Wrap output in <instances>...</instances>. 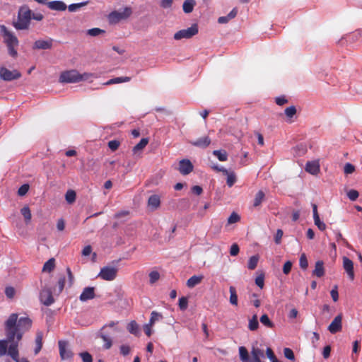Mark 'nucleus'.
<instances>
[{
    "label": "nucleus",
    "instance_id": "nucleus-1",
    "mask_svg": "<svg viewBox=\"0 0 362 362\" xmlns=\"http://www.w3.org/2000/svg\"><path fill=\"white\" fill-rule=\"evenodd\" d=\"M32 326V320L23 317L18 319V315L12 313L5 322L6 339L0 340V356L8 354L9 346L16 343L17 349L20 341L25 332L28 331Z\"/></svg>",
    "mask_w": 362,
    "mask_h": 362
},
{
    "label": "nucleus",
    "instance_id": "nucleus-2",
    "mask_svg": "<svg viewBox=\"0 0 362 362\" xmlns=\"http://www.w3.org/2000/svg\"><path fill=\"white\" fill-rule=\"evenodd\" d=\"M33 11L28 5L21 6L18 12V20L13 23V27L18 30H28L30 25Z\"/></svg>",
    "mask_w": 362,
    "mask_h": 362
},
{
    "label": "nucleus",
    "instance_id": "nucleus-3",
    "mask_svg": "<svg viewBox=\"0 0 362 362\" xmlns=\"http://www.w3.org/2000/svg\"><path fill=\"white\" fill-rule=\"evenodd\" d=\"M132 13V11L130 7H125L117 11H114L108 15V21L111 24H115L122 20H126Z\"/></svg>",
    "mask_w": 362,
    "mask_h": 362
},
{
    "label": "nucleus",
    "instance_id": "nucleus-4",
    "mask_svg": "<svg viewBox=\"0 0 362 362\" xmlns=\"http://www.w3.org/2000/svg\"><path fill=\"white\" fill-rule=\"evenodd\" d=\"M198 33V26L197 24L192 25L191 27L177 31L174 35V39L180 40L182 39H189Z\"/></svg>",
    "mask_w": 362,
    "mask_h": 362
},
{
    "label": "nucleus",
    "instance_id": "nucleus-5",
    "mask_svg": "<svg viewBox=\"0 0 362 362\" xmlns=\"http://www.w3.org/2000/svg\"><path fill=\"white\" fill-rule=\"evenodd\" d=\"M59 81L62 83L79 82V72L76 69L64 71L60 75Z\"/></svg>",
    "mask_w": 362,
    "mask_h": 362
},
{
    "label": "nucleus",
    "instance_id": "nucleus-6",
    "mask_svg": "<svg viewBox=\"0 0 362 362\" xmlns=\"http://www.w3.org/2000/svg\"><path fill=\"white\" fill-rule=\"evenodd\" d=\"M0 28L6 46H18V40L13 33L8 30L6 27L4 25H1Z\"/></svg>",
    "mask_w": 362,
    "mask_h": 362
},
{
    "label": "nucleus",
    "instance_id": "nucleus-7",
    "mask_svg": "<svg viewBox=\"0 0 362 362\" xmlns=\"http://www.w3.org/2000/svg\"><path fill=\"white\" fill-rule=\"evenodd\" d=\"M21 77V74L17 70L10 71L6 67H0V78L4 81H11Z\"/></svg>",
    "mask_w": 362,
    "mask_h": 362
},
{
    "label": "nucleus",
    "instance_id": "nucleus-8",
    "mask_svg": "<svg viewBox=\"0 0 362 362\" xmlns=\"http://www.w3.org/2000/svg\"><path fill=\"white\" fill-rule=\"evenodd\" d=\"M117 269L113 267H104L101 269L98 277L106 281H112L116 278Z\"/></svg>",
    "mask_w": 362,
    "mask_h": 362
},
{
    "label": "nucleus",
    "instance_id": "nucleus-9",
    "mask_svg": "<svg viewBox=\"0 0 362 362\" xmlns=\"http://www.w3.org/2000/svg\"><path fill=\"white\" fill-rule=\"evenodd\" d=\"M118 324V322L111 321L108 324L105 325L100 329L101 332L98 334V336L103 340L105 342L103 347L105 349H109L112 345V339L109 336L103 332L107 327L113 328Z\"/></svg>",
    "mask_w": 362,
    "mask_h": 362
},
{
    "label": "nucleus",
    "instance_id": "nucleus-10",
    "mask_svg": "<svg viewBox=\"0 0 362 362\" xmlns=\"http://www.w3.org/2000/svg\"><path fill=\"white\" fill-rule=\"evenodd\" d=\"M40 300L46 306L52 305L54 300L49 288H43L40 293Z\"/></svg>",
    "mask_w": 362,
    "mask_h": 362
},
{
    "label": "nucleus",
    "instance_id": "nucleus-11",
    "mask_svg": "<svg viewBox=\"0 0 362 362\" xmlns=\"http://www.w3.org/2000/svg\"><path fill=\"white\" fill-rule=\"evenodd\" d=\"M59 349L60 357L62 360L70 359L73 357L72 351L67 348L68 343L65 341H59Z\"/></svg>",
    "mask_w": 362,
    "mask_h": 362
},
{
    "label": "nucleus",
    "instance_id": "nucleus-12",
    "mask_svg": "<svg viewBox=\"0 0 362 362\" xmlns=\"http://www.w3.org/2000/svg\"><path fill=\"white\" fill-rule=\"evenodd\" d=\"M342 315L339 314L337 316H336L332 322L330 323V325L328 327V330L332 334H335L337 332H339L342 329Z\"/></svg>",
    "mask_w": 362,
    "mask_h": 362
},
{
    "label": "nucleus",
    "instance_id": "nucleus-13",
    "mask_svg": "<svg viewBox=\"0 0 362 362\" xmlns=\"http://www.w3.org/2000/svg\"><path fill=\"white\" fill-rule=\"evenodd\" d=\"M194 166L189 159H182L179 163V172L183 175H187L193 170Z\"/></svg>",
    "mask_w": 362,
    "mask_h": 362
},
{
    "label": "nucleus",
    "instance_id": "nucleus-14",
    "mask_svg": "<svg viewBox=\"0 0 362 362\" xmlns=\"http://www.w3.org/2000/svg\"><path fill=\"white\" fill-rule=\"evenodd\" d=\"M53 39L48 38L47 40H37L33 45V49H50L53 45Z\"/></svg>",
    "mask_w": 362,
    "mask_h": 362
},
{
    "label": "nucleus",
    "instance_id": "nucleus-15",
    "mask_svg": "<svg viewBox=\"0 0 362 362\" xmlns=\"http://www.w3.org/2000/svg\"><path fill=\"white\" fill-rule=\"evenodd\" d=\"M8 355L11 357V358L15 362H29V361L25 358H19V351L18 349H17L16 343L12 344L8 347Z\"/></svg>",
    "mask_w": 362,
    "mask_h": 362
},
{
    "label": "nucleus",
    "instance_id": "nucleus-16",
    "mask_svg": "<svg viewBox=\"0 0 362 362\" xmlns=\"http://www.w3.org/2000/svg\"><path fill=\"white\" fill-rule=\"evenodd\" d=\"M343 268L347 273L350 280L353 281L355 277L354 271V263L349 258L346 257H343Z\"/></svg>",
    "mask_w": 362,
    "mask_h": 362
},
{
    "label": "nucleus",
    "instance_id": "nucleus-17",
    "mask_svg": "<svg viewBox=\"0 0 362 362\" xmlns=\"http://www.w3.org/2000/svg\"><path fill=\"white\" fill-rule=\"evenodd\" d=\"M313 213V218L315 225L319 228L320 230H325L326 229V225L324 222L321 221L318 212H317V206L315 204H312Z\"/></svg>",
    "mask_w": 362,
    "mask_h": 362
},
{
    "label": "nucleus",
    "instance_id": "nucleus-18",
    "mask_svg": "<svg viewBox=\"0 0 362 362\" xmlns=\"http://www.w3.org/2000/svg\"><path fill=\"white\" fill-rule=\"evenodd\" d=\"M211 142V139L208 136H206L202 138H199L195 141H190L189 143L194 146L206 148L210 145Z\"/></svg>",
    "mask_w": 362,
    "mask_h": 362
},
{
    "label": "nucleus",
    "instance_id": "nucleus-19",
    "mask_svg": "<svg viewBox=\"0 0 362 362\" xmlns=\"http://www.w3.org/2000/svg\"><path fill=\"white\" fill-rule=\"evenodd\" d=\"M95 298V288L93 287H86L80 295L81 301H87Z\"/></svg>",
    "mask_w": 362,
    "mask_h": 362
},
{
    "label": "nucleus",
    "instance_id": "nucleus-20",
    "mask_svg": "<svg viewBox=\"0 0 362 362\" xmlns=\"http://www.w3.org/2000/svg\"><path fill=\"white\" fill-rule=\"evenodd\" d=\"M47 7L52 11H63L67 8L66 4L62 1H49Z\"/></svg>",
    "mask_w": 362,
    "mask_h": 362
},
{
    "label": "nucleus",
    "instance_id": "nucleus-21",
    "mask_svg": "<svg viewBox=\"0 0 362 362\" xmlns=\"http://www.w3.org/2000/svg\"><path fill=\"white\" fill-rule=\"evenodd\" d=\"M305 170L312 174L317 175L320 171V165L317 161H309L306 163Z\"/></svg>",
    "mask_w": 362,
    "mask_h": 362
},
{
    "label": "nucleus",
    "instance_id": "nucleus-22",
    "mask_svg": "<svg viewBox=\"0 0 362 362\" xmlns=\"http://www.w3.org/2000/svg\"><path fill=\"white\" fill-rule=\"evenodd\" d=\"M313 275L317 277H322L325 275L324 262L321 260L316 262L315 269L313 271Z\"/></svg>",
    "mask_w": 362,
    "mask_h": 362
},
{
    "label": "nucleus",
    "instance_id": "nucleus-23",
    "mask_svg": "<svg viewBox=\"0 0 362 362\" xmlns=\"http://www.w3.org/2000/svg\"><path fill=\"white\" fill-rule=\"evenodd\" d=\"M238 13L237 8H233V10L226 16H221L218 18V23L220 24L227 23L229 21L234 18Z\"/></svg>",
    "mask_w": 362,
    "mask_h": 362
},
{
    "label": "nucleus",
    "instance_id": "nucleus-24",
    "mask_svg": "<svg viewBox=\"0 0 362 362\" xmlns=\"http://www.w3.org/2000/svg\"><path fill=\"white\" fill-rule=\"evenodd\" d=\"M252 359L251 362H262L261 358L264 357V352L259 348L253 347L251 351Z\"/></svg>",
    "mask_w": 362,
    "mask_h": 362
},
{
    "label": "nucleus",
    "instance_id": "nucleus-25",
    "mask_svg": "<svg viewBox=\"0 0 362 362\" xmlns=\"http://www.w3.org/2000/svg\"><path fill=\"white\" fill-rule=\"evenodd\" d=\"M160 204V200L158 195L153 194L150 196L148 200V206L151 207L153 209H156L159 207Z\"/></svg>",
    "mask_w": 362,
    "mask_h": 362
},
{
    "label": "nucleus",
    "instance_id": "nucleus-26",
    "mask_svg": "<svg viewBox=\"0 0 362 362\" xmlns=\"http://www.w3.org/2000/svg\"><path fill=\"white\" fill-rule=\"evenodd\" d=\"M131 78L128 76H122V77H116L114 78H112L107 82L104 83V86H109L112 84H116V83H124V82H129L130 81Z\"/></svg>",
    "mask_w": 362,
    "mask_h": 362
},
{
    "label": "nucleus",
    "instance_id": "nucleus-27",
    "mask_svg": "<svg viewBox=\"0 0 362 362\" xmlns=\"http://www.w3.org/2000/svg\"><path fill=\"white\" fill-rule=\"evenodd\" d=\"M204 276H196L194 275L191 276L187 281V286L189 288H193L195 286L199 284L202 281Z\"/></svg>",
    "mask_w": 362,
    "mask_h": 362
},
{
    "label": "nucleus",
    "instance_id": "nucleus-28",
    "mask_svg": "<svg viewBox=\"0 0 362 362\" xmlns=\"http://www.w3.org/2000/svg\"><path fill=\"white\" fill-rule=\"evenodd\" d=\"M196 4L194 0H185L182 5L183 11L185 13H189L193 11V8Z\"/></svg>",
    "mask_w": 362,
    "mask_h": 362
},
{
    "label": "nucleus",
    "instance_id": "nucleus-29",
    "mask_svg": "<svg viewBox=\"0 0 362 362\" xmlns=\"http://www.w3.org/2000/svg\"><path fill=\"white\" fill-rule=\"evenodd\" d=\"M148 138H143L141 139V141L135 146H134L132 151L134 154L137 153L139 151H142L148 144Z\"/></svg>",
    "mask_w": 362,
    "mask_h": 362
},
{
    "label": "nucleus",
    "instance_id": "nucleus-30",
    "mask_svg": "<svg viewBox=\"0 0 362 362\" xmlns=\"http://www.w3.org/2000/svg\"><path fill=\"white\" fill-rule=\"evenodd\" d=\"M229 292H230V298L229 301L230 303L233 305H238V295L236 292V289L234 286H230L229 287Z\"/></svg>",
    "mask_w": 362,
    "mask_h": 362
},
{
    "label": "nucleus",
    "instance_id": "nucleus-31",
    "mask_svg": "<svg viewBox=\"0 0 362 362\" xmlns=\"http://www.w3.org/2000/svg\"><path fill=\"white\" fill-rule=\"evenodd\" d=\"M265 194L263 191L259 190L257 192V193L255 194L254 202H253V206L254 207H258L260 206L262 202L264 200Z\"/></svg>",
    "mask_w": 362,
    "mask_h": 362
},
{
    "label": "nucleus",
    "instance_id": "nucleus-32",
    "mask_svg": "<svg viewBox=\"0 0 362 362\" xmlns=\"http://www.w3.org/2000/svg\"><path fill=\"white\" fill-rule=\"evenodd\" d=\"M35 344H36V346L35 348L34 352H35V354L36 355L40 351V350L42 347V332L37 333L36 338H35Z\"/></svg>",
    "mask_w": 362,
    "mask_h": 362
},
{
    "label": "nucleus",
    "instance_id": "nucleus-33",
    "mask_svg": "<svg viewBox=\"0 0 362 362\" xmlns=\"http://www.w3.org/2000/svg\"><path fill=\"white\" fill-rule=\"evenodd\" d=\"M54 267H55V260L54 258H51L44 264L43 267H42V272H50L54 269Z\"/></svg>",
    "mask_w": 362,
    "mask_h": 362
},
{
    "label": "nucleus",
    "instance_id": "nucleus-34",
    "mask_svg": "<svg viewBox=\"0 0 362 362\" xmlns=\"http://www.w3.org/2000/svg\"><path fill=\"white\" fill-rule=\"evenodd\" d=\"M127 330L132 334L137 336L139 334V325L136 321H131L127 325Z\"/></svg>",
    "mask_w": 362,
    "mask_h": 362
},
{
    "label": "nucleus",
    "instance_id": "nucleus-35",
    "mask_svg": "<svg viewBox=\"0 0 362 362\" xmlns=\"http://www.w3.org/2000/svg\"><path fill=\"white\" fill-rule=\"evenodd\" d=\"M259 327V322L257 320V315H254L252 318L249 320L248 328L251 331H255Z\"/></svg>",
    "mask_w": 362,
    "mask_h": 362
},
{
    "label": "nucleus",
    "instance_id": "nucleus-36",
    "mask_svg": "<svg viewBox=\"0 0 362 362\" xmlns=\"http://www.w3.org/2000/svg\"><path fill=\"white\" fill-rule=\"evenodd\" d=\"M240 358L243 362H249V354L247 349L245 346L239 347Z\"/></svg>",
    "mask_w": 362,
    "mask_h": 362
},
{
    "label": "nucleus",
    "instance_id": "nucleus-37",
    "mask_svg": "<svg viewBox=\"0 0 362 362\" xmlns=\"http://www.w3.org/2000/svg\"><path fill=\"white\" fill-rule=\"evenodd\" d=\"M213 154L217 157L220 161H226L228 159V154L224 150H215Z\"/></svg>",
    "mask_w": 362,
    "mask_h": 362
},
{
    "label": "nucleus",
    "instance_id": "nucleus-38",
    "mask_svg": "<svg viewBox=\"0 0 362 362\" xmlns=\"http://www.w3.org/2000/svg\"><path fill=\"white\" fill-rule=\"evenodd\" d=\"M21 213L23 216L26 223H28L30 221L32 215H31L30 209L28 206H23L21 209Z\"/></svg>",
    "mask_w": 362,
    "mask_h": 362
},
{
    "label": "nucleus",
    "instance_id": "nucleus-39",
    "mask_svg": "<svg viewBox=\"0 0 362 362\" xmlns=\"http://www.w3.org/2000/svg\"><path fill=\"white\" fill-rule=\"evenodd\" d=\"M260 322L269 328H273L274 327V324L270 320L268 315L267 314H264L260 317Z\"/></svg>",
    "mask_w": 362,
    "mask_h": 362
},
{
    "label": "nucleus",
    "instance_id": "nucleus-40",
    "mask_svg": "<svg viewBox=\"0 0 362 362\" xmlns=\"http://www.w3.org/2000/svg\"><path fill=\"white\" fill-rule=\"evenodd\" d=\"M88 3L89 2L88 1H83V2H81V3L72 4L68 6V9L70 12H75V11H78V9H80L81 8L88 5Z\"/></svg>",
    "mask_w": 362,
    "mask_h": 362
},
{
    "label": "nucleus",
    "instance_id": "nucleus-41",
    "mask_svg": "<svg viewBox=\"0 0 362 362\" xmlns=\"http://www.w3.org/2000/svg\"><path fill=\"white\" fill-rule=\"evenodd\" d=\"M259 261V257L257 255L252 256L248 261L247 267L250 270L255 269Z\"/></svg>",
    "mask_w": 362,
    "mask_h": 362
},
{
    "label": "nucleus",
    "instance_id": "nucleus-42",
    "mask_svg": "<svg viewBox=\"0 0 362 362\" xmlns=\"http://www.w3.org/2000/svg\"><path fill=\"white\" fill-rule=\"evenodd\" d=\"M76 192L72 189L68 190L65 194L66 201L69 204H73L76 200Z\"/></svg>",
    "mask_w": 362,
    "mask_h": 362
},
{
    "label": "nucleus",
    "instance_id": "nucleus-43",
    "mask_svg": "<svg viewBox=\"0 0 362 362\" xmlns=\"http://www.w3.org/2000/svg\"><path fill=\"white\" fill-rule=\"evenodd\" d=\"M227 175V181L226 183L228 187H232L235 182H236V175L234 172H228V174H226Z\"/></svg>",
    "mask_w": 362,
    "mask_h": 362
},
{
    "label": "nucleus",
    "instance_id": "nucleus-44",
    "mask_svg": "<svg viewBox=\"0 0 362 362\" xmlns=\"http://www.w3.org/2000/svg\"><path fill=\"white\" fill-rule=\"evenodd\" d=\"M163 316L160 313H157L156 311H153L151 314V318L149 320L150 325H153L155 322L158 321L162 319Z\"/></svg>",
    "mask_w": 362,
    "mask_h": 362
},
{
    "label": "nucleus",
    "instance_id": "nucleus-45",
    "mask_svg": "<svg viewBox=\"0 0 362 362\" xmlns=\"http://www.w3.org/2000/svg\"><path fill=\"white\" fill-rule=\"evenodd\" d=\"M105 31L98 28H91L87 30V34L90 36L95 37L100 34L105 33Z\"/></svg>",
    "mask_w": 362,
    "mask_h": 362
},
{
    "label": "nucleus",
    "instance_id": "nucleus-46",
    "mask_svg": "<svg viewBox=\"0 0 362 362\" xmlns=\"http://www.w3.org/2000/svg\"><path fill=\"white\" fill-rule=\"evenodd\" d=\"M299 265H300V268L303 270L307 269V268L308 267V259H307L305 254H304V253L301 254V255L300 257Z\"/></svg>",
    "mask_w": 362,
    "mask_h": 362
},
{
    "label": "nucleus",
    "instance_id": "nucleus-47",
    "mask_svg": "<svg viewBox=\"0 0 362 362\" xmlns=\"http://www.w3.org/2000/svg\"><path fill=\"white\" fill-rule=\"evenodd\" d=\"M160 279V274L157 271H152L149 274V283L153 284Z\"/></svg>",
    "mask_w": 362,
    "mask_h": 362
},
{
    "label": "nucleus",
    "instance_id": "nucleus-48",
    "mask_svg": "<svg viewBox=\"0 0 362 362\" xmlns=\"http://www.w3.org/2000/svg\"><path fill=\"white\" fill-rule=\"evenodd\" d=\"M65 284V276H63L61 278H59L58 283H57V288H54V291L57 292L58 293H62V291L64 289Z\"/></svg>",
    "mask_w": 362,
    "mask_h": 362
},
{
    "label": "nucleus",
    "instance_id": "nucleus-49",
    "mask_svg": "<svg viewBox=\"0 0 362 362\" xmlns=\"http://www.w3.org/2000/svg\"><path fill=\"white\" fill-rule=\"evenodd\" d=\"M240 220V216L235 212H233L228 218V223L232 224L238 222Z\"/></svg>",
    "mask_w": 362,
    "mask_h": 362
},
{
    "label": "nucleus",
    "instance_id": "nucleus-50",
    "mask_svg": "<svg viewBox=\"0 0 362 362\" xmlns=\"http://www.w3.org/2000/svg\"><path fill=\"white\" fill-rule=\"evenodd\" d=\"M188 306V300L186 297L182 296L179 299V307L181 310H185Z\"/></svg>",
    "mask_w": 362,
    "mask_h": 362
},
{
    "label": "nucleus",
    "instance_id": "nucleus-51",
    "mask_svg": "<svg viewBox=\"0 0 362 362\" xmlns=\"http://www.w3.org/2000/svg\"><path fill=\"white\" fill-rule=\"evenodd\" d=\"M267 356L271 361V362H280L276 357L274 351L271 348H267L266 351Z\"/></svg>",
    "mask_w": 362,
    "mask_h": 362
},
{
    "label": "nucleus",
    "instance_id": "nucleus-52",
    "mask_svg": "<svg viewBox=\"0 0 362 362\" xmlns=\"http://www.w3.org/2000/svg\"><path fill=\"white\" fill-rule=\"evenodd\" d=\"M284 354L286 358L291 361L295 360L294 353L290 348H284Z\"/></svg>",
    "mask_w": 362,
    "mask_h": 362
},
{
    "label": "nucleus",
    "instance_id": "nucleus-53",
    "mask_svg": "<svg viewBox=\"0 0 362 362\" xmlns=\"http://www.w3.org/2000/svg\"><path fill=\"white\" fill-rule=\"evenodd\" d=\"M296 108L295 106H290L285 109V114L289 118H292L296 115Z\"/></svg>",
    "mask_w": 362,
    "mask_h": 362
},
{
    "label": "nucleus",
    "instance_id": "nucleus-54",
    "mask_svg": "<svg viewBox=\"0 0 362 362\" xmlns=\"http://www.w3.org/2000/svg\"><path fill=\"white\" fill-rule=\"evenodd\" d=\"M359 196V193L357 190L356 189H350L348 192H347V197H349V199L351 201H355L358 199Z\"/></svg>",
    "mask_w": 362,
    "mask_h": 362
},
{
    "label": "nucleus",
    "instance_id": "nucleus-55",
    "mask_svg": "<svg viewBox=\"0 0 362 362\" xmlns=\"http://www.w3.org/2000/svg\"><path fill=\"white\" fill-rule=\"evenodd\" d=\"M29 188L30 187L28 184L21 185L18 190V194L21 197L25 195L28 192Z\"/></svg>",
    "mask_w": 362,
    "mask_h": 362
},
{
    "label": "nucleus",
    "instance_id": "nucleus-56",
    "mask_svg": "<svg viewBox=\"0 0 362 362\" xmlns=\"http://www.w3.org/2000/svg\"><path fill=\"white\" fill-rule=\"evenodd\" d=\"M97 76L94 74H92V73H83V74H80L79 73V78H80V81H88L90 80V78H96Z\"/></svg>",
    "mask_w": 362,
    "mask_h": 362
},
{
    "label": "nucleus",
    "instance_id": "nucleus-57",
    "mask_svg": "<svg viewBox=\"0 0 362 362\" xmlns=\"http://www.w3.org/2000/svg\"><path fill=\"white\" fill-rule=\"evenodd\" d=\"M80 356L82 358L83 362H93V357L88 352L80 353Z\"/></svg>",
    "mask_w": 362,
    "mask_h": 362
},
{
    "label": "nucleus",
    "instance_id": "nucleus-58",
    "mask_svg": "<svg viewBox=\"0 0 362 362\" xmlns=\"http://www.w3.org/2000/svg\"><path fill=\"white\" fill-rule=\"evenodd\" d=\"M119 350H120V354L122 356H127L128 354H129V353L131 351V348L129 345L122 344L120 346Z\"/></svg>",
    "mask_w": 362,
    "mask_h": 362
},
{
    "label": "nucleus",
    "instance_id": "nucleus-59",
    "mask_svg": "<svg viewBox=\"0 0 362 362\" xmlns=\"http://www.w3.org/2000/svg\"><path fill=\"white\" fill-rule=\"evenodd\" d=\"M345 174H351L355 171V167L350 163H346L344 167Z\"/></svg>",
    "mask_w": 362,
    "mask_h": 362
},
{
    "label": "nucleus",
    "instance_id": "nucleus-60",
    "mask_svg": "<svg viewBox=\"0 0 362 362\" xmlns=\"http://www.w3.org/2000/svg\"><path fill=\"white\" fill-rule=\"evenodd\" d=\"M16 291L13 287L8 286L5 288V294L7 298H12L15 296Z\"/></svg>",
    "mask_w": 362,
    "mask_h": 362
},
{
    "label": "nucleus",
    "instance_id": "nucleus-61",
    "mask_svg": "<svg viewBox=\"0 0 362 362\" xmlns=\"http://www.w3.org/2000/svg\"><path fill=\"white\" fill-rule=\"evenodd\" d=\"M119 141L117 140H112L108 142V147L112 151H116L119 146Z\"/></svg>",
    "mask_w": 362,
    "mask_h": 362
},
{
    "label": "nucleus",
    "instance_id": "nucleus-62",
    "mask_svg": "<svg viewBox=\"0 0 362 362\" xmlns=\"http://www.w3.org/2000/svg\"><path fill=\"white\" fill-rule=\"evenodd\" d=\"M337 288V286L335 285L330 292L331 297L334 302H337L339 299V293Z\"/></svg>",
    "mask_w": 362,
    "mask_h": 362
},
{
    "label": "nucleus",
    "instance_id": "nucleus-63",
    "mask_svg": "<svg viewBox=\"0 0 362 362\" xmlns=\"http://www.w3.org/2000/svg\"><path fill=\"white\" fill-rule=\"evenodd\" d=\"M240 248L238 244L234 243L231 245L230 250V254L231 256H236L239 253Z\"/></svg>",
    "mask_w": 362,
    "mask_h": 362
},
{
    "label": "nucleus",
    "instance_id": "nucleus-64",
    "mask_svg": "<svg viewBox=\"0 0 362 362\" xmlns=\"http://www.w3.org/2000/svg\"><path fill=\"white\" fill-rule=\"evenodd\" d=\"M291 267H292L291 262H290V261L286 262L283 267V272L285 274H288L291 272Z\"/></svg>",
    "mask_w": 362,
    "mask_h": 362
}]
</instances>
